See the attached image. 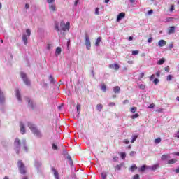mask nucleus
<instances>
[{
	"mask_svg": "<svg viewBox=\"0 0 179 179\" xmlns=\"http://www.w3.org/2000/svg\"><path fill=\"white\" fill-rule=\"evenodd\" d=\"M60 29H59V24L58 23H55V30H56V31H61V30L62 31H69V29H71V23L69 22H67L65 24V21H61L60 22Z\"/></svg>",
	"mask_w": 179,
	"mask_h": 179,
	"instance_id": "1",
	"label": "nucleus"
},
{
	"mask_svg": "<svg viewBox=\"0 0 179 179\" xmlns=\"http://www.w3.org/2000/svg\"><path fill=\"white\" fill-rule=\"evenodd\" d=\"M27 127L29 128L31 132L37 136V138H41V132H40V130L37 129V127H36L34 124L27 122Z\"/></svg>",
	"mask_w": 179,
	"mask_h": 179,
	"instance_id": "2",
	"label": "nucleus"
},
{
	"mask_svg": "<svg viewBox=\"0 0 179 179\" xmlns=\"http://www.w3.org/2000/svg\"><path fill=\"white\" fill-rule=\"evenodd\" d=\"M30 36H31V31L29 29H26V34L22 35V41L24 45H27V39L30 38Z\"/></svg>",
	"mask_w": 179,
	"mask_h": 179,
	"instance_id": "3",
	"label": "nucleus"
},
{
	"mask_svg": "<svg viewBox=\"0 0 179 179\" xmlns=\"http://www.w3.org/2000/svg\"><path fill=\"white\" fill-rule=\"evenodd\" d=\"M22 145V143L20 142V140L18 138H16L14 141V149L17 153V155H19L20 152V146Z\"/></svg>",
	"mask_w": 179,
	"mask_h": 179,
	"instance_id": "4",
	"label": "nucleus"
},
{
	"mask_svg": "<svg viewBox=\"0 0 179 179\" xmlns=\"http://www.w3.org/2000/svg\"><path fill=\"white\" fill-rule=\"evenodd\" d=\"M17 167L20 170V174H26V166H24V164L22 162V160H19L17 162Z\"/></svg>",
	"mask_w": 179,
	"mask_h": 179,
	"instance_id": "5",
	"label": "nucleus"
},
{
	"mask_svg": "<svg viewBox=\"0 0 179 179\" xmlns=\"http://www.w3.org/2000/svg\"><path fill=\"white\" fill-rule=\"evenodd\" d=\"M20 76L24 83H25L27 86H30V80L27 78V75L24 72H21Z\"/></svg>",
	"mask_w": 179,
	"mask_h": 179,
	"instance_id": "6",
	"label": "nucleus"
},
{
	"mask_svg": "<svg viewBox=\"0 0 179 179\" xmlns=\"http://www.w3.org/2000/svg\"><path fill=\"white\" fill-rule=\"evenodd\" d=\"M85 45L87 50H90L92 47V43H90V38H89V35H85Z\"/></svg>",
	"mask_w": 179,
	"mask_h": 179,
	"instance_id": "7",
	"label": "nucleus"
},
{
	"mask_svg": "<svg viewBox=\"0 0 179 179\" xmlns=\"http://www.w3.org/2000/svg\"><path fill=\"white\" fill-rule=\"evenodd\" d=\"M20 131L22 135H24V134H26V127L24 126V123H23L22 122H20Z\"/></svg>",
	"mask_w": 179,
	"mask_h": 179,
	"instance_id": "8",
	"label": "nucleus"
},
{
	"mask_svg": "<svg viewBox=\"0 0 179 179\" xmlns=\"http://www.w3.org/2000/svg\"><path fill=\"white\" fill-rule=\"evenodd\" d=\"M42 163H41V161L38 160V159H36L35 160V167L36 169H37L38 171H40V167H41L42 166Z\"/></svg>",
	"mask_w": 179,
	"mask_h": 179,
	"instance_id": "9",
	"label": "nucleus"
},
{
	"mask_svg": "<svg viewBox=\"0 0 179 179\" xmlns=\"http://www.w3.org/2000/svg\"><path fill=\"white\" fill-rule=\"evenodd\" d=\"M0 104H5V95H3V92L0 89Z\"/></svg>",
	"mask_w": 179,
	"mask_h": 179,
	"instance_id": "10",
	"label": "nucleus"
},
{
	"mask_svg": "<svg viewBox=\"0 0 179 179\" xmlns=\"http://www.w3.org/2000/svg\"><path fill=\"white\" fill-rule=\"evenodd\" d=\"M22 145L23 146L24 152H29V148L27 147V143L25 138L22 140Z\"/></svg>",
	"mask_w": 179,
	"mask_h": 179,
	"instance_id": "11",
	"label": "nucleus"
},
{
	"mask_svg": "<svg viewBox=\"0 0 179 179\" xmlns=\"http://www.w3.org/2000/svg\"><path fill=\"white\" fill-rule=\"evenodd\" d=\"M125 17V13H120L117 17V22H121Z\"/></svg>",
	"mask_w": 179,
	"mask_h": 179,
	"instance_id": "12",
	"label": "nucleus"
},
{
	"mask_svg": "<svg viewBox=\"0 0 179 179\" xmlns=\"http://www.w3.org/2000/svg\"><path fill=\"white\" fill-rule=\"evenodd\" d=\"M15 96L18 101H22V96L20 94V91L19 90V89L15 90Z\"/></svg>",
	"mask_w": 179,
	"mask_h": 179,
	"instance_id": "13",
	"label": "nucleus"
},
{
	"mask_svg": "<svg viewBox=\"0 0 179 179\" xmlns=\"http://www.w3.org/2000/svg\"><path fill=\"white\" fill-rule=\"evenodd\" d=\"M52 171L54 174V177L55 179H59V174L58 173V171H57V169L55 168L52 167Z\"/></svg>",
	"mask_w": 179,
	"mask_h": 179,
	"instance_id": "14",
	"label": "nucleus"
},
{
	"mask_svg": "<svg viewBox=\"0 0 179 179\" xmlns=\"http://www.w3.org/2000/svg\"><path fill=\"white\" fill-rule=\"evenodd\" d=\"M176 33V27L172 26L168 29V34H174Z\"/></svg>",
	"mask_w": 179,
	"mask_h": 179,
	"instance_id": "15",
	"label": "nucleus"
},
{
	"mask_svg": "<svg viewBox=\"0 0 179 179\" xmlns=\"http://www.w3.org/2000/svg\"><path fill=\"white\" fill-rule=\"evenodd\" d=\"M109 68L114 69L115 71H118V69H120V66L117 64H110Z\"/></svg>",
	"mask_w": 179,
	"mask_h": 179,
	"instance_id": "16",
	"label": "nucleus"
},
{
	"mask_svg": "<svg viewBox=\"0 0 179 179\" xmlns=\"http://www.w3.org/2000/svg\"><path fill=\"white\" fill-rule=\"evenodd\" d=\"M49 80L52 85H55V83H57V80L52 77V75L49 76Z\"/></svg>",
	"mask_w": 179,
	"mask_h": 179,
	"instance_id": "17",
	"label": "nucleus"
},
{
	"mask_svg": "<svg viewBox=\"0 0 179 179\" xmlns=\"http://www.w3.org/2000/svg\"><path fill=\"white\" fill-rule=\"evenodd\" d=\"M113 92L114 93H115L116 94H120V92H121V87H120V86H115L113 88Z\"/></svg>",
	"mask_w": 179,
	"mask_h": 179,
	"instance_id": "18",
	"label": "nucleus"
},
{
	"mask_svg": "<svg viewBox=\"0 0 179 179\" xmlns=\"http://www.w3.org/2000/svg\"><path fill=\"white\" fill-rule=\"evenodd\" d=\"M159 47H164L166 45V41L161 39L158 42Z\"/></svg>",
	"mask_w": 179,
	"mask_h": 179,
	"instance_id": "19",
	"label": "nucleus"
},
{
	"mask_svg": "<svg viewBox=\"0 0 179 179\" xmlns=\"http://www.w3.org/2000/svg\"><path fill=\"white\" fill-rule=\"evenodd\" d=\"M27 101L28 103L29 107L31 108L32 110L34 108V106L33 105V101L30 100V99H27Z\"/></svg>",
	"mask_w": 179,
	"mask_h": 179,
	"instance_id": "20",
	"label": "nucleus"
},
{
	"mask_svg": "<svg viewBox=\"0 0 179 179\" xmlns=\"http://www.w3.org/2000/svg\"><path fill=\"white\" fill-rule=\"evenodd\" d=\"M147 167H148L150 170L155 171V170H157V169H159V164H155L152 166H147Z\"/></svg>",
	"mask_w": 179,
	"mask_h": 179,
	"instance_id": "21",
	"label": "nucleus"
},
{
	"mask_svg": "<svg viewBox=\"0 0 179 179\" xmlns=\"http://www.w3.org/2000/svg\"><path fill=\"white\" fill-rule=\"evenodd\" d=\"M138 169V166H136V164H133L130 168H129V171H131V173H134V171H135V170H136Z\"/></svg>",
	"mask_w": 179,
	"mask_h": 179,
	"instance_id": "22",
	"label": "nucleus"
},
{
	"mask_svg": "<svg viewBox=\"0 0 179 179\" xmlns=\"http://www.w3.org/2000/svg\"><path fill=\"white\" fill-rule=\"evenodd\" d=\"M100 43H101V37H99L96 42H95V45L96 47H99V45H100Z\"/></svg>",
	"mask_w": 179,
	"mask_h": 179,
	"instance_id": "23",
	"label": "nucleus"
},
{
	"mask_svg": "<svg viewBox=\"0 0 179 179\" xmlns=\"http://www.w3.org/2000/svg\"><path fill=\"white\" fill-rule=\"evenodd\" d=\"M49 9H50V10H52V12H55V10H56V7H55V6L54 4H50V5H49Z\"/></svg>",
	"mask_w": 179,
	"mask_h": 179,
	"instance_id": "24",
	"label": "nucleus"
},
{
	"mask_svg": "<svg viewBox=\"0 0 179 179\" xmlns=\"http://www.w3.org/2000/svg\"><path fill=\"white\" fill-rule=\"evenodd\" d=\"M62 51V50L61 49V47H57L56 48V51H55L56 55H59L61 54Z\"/></svg>",
	"mask_w": 179,
	"mask_h": 179,
	"instance_id": "25",
	"label": "nucleus"
},
{
	"mask_svg": "<svg viewBox=\"0 0 179 179\" xmlns=\"http://www.w3.org/2000/svg\"><path fill=\"white\" fill-rule=\"evenodd\" d=\"M96 110L98 111H101V110H103V105L101 103H99L96 105Z\"/></svg>",
	"mask_w": 179,
	"mask_h": 179,
	"instance_id": "26",
	"label": "nucleus"
},
{
	"mask_svg": "<svg viewBox=\"0 0 179 179\" xmlns=\"http://www.w3.org/2000/svg\"><path fill=\"white\" fill-rule=\"evenodd\" d=\"M176 162H177V159H172L168 161V164H174V163H176Z\"/></svg>",
	"mask_w": 179,
	"mask_h": 179,
	"instance_id": "27",
	"label": "nucleus"
},
{
	"mask_svg": "<svg viewBox=\"0 0 179 179\" xmlns=\"http://www.w3.org/2000/svg\"><path fill=\"white\" fill-rule=\"evenodd\" d=\"M52 148L53 150H58L59 148H58V145L55 143L52 144Z\"/></svg>",
	"mask_w": 179,
	"mask_h": 179,
	"instance_id": "28",
	"label": "nucleus"
},
{
	"mask_svg": "<svg viewBox=\"0 0 179 179\" xmlns=\"http://www.w3.org/2000/svg\"><path fill=\"white\" fill-rule=\"evenodd\" d=\"M66 159L69 161L70 166H72V164H73V162L72 161V157H71L70 155H68L66 157Z\"/></svg>",
	"mask_w": 179,
	"mask_h": 179,
	"instance_id": "29",
	"label": "nucleus"
},
{
	"mask_svg": "<svg viewBox=\"0 0 179 179\" xmlns=\"http://www.w3.org/2000/svg\"><path fill=\"white\" fill-rule=\"evenodd\" d=\"M123 166H124V164H118V165H117L116 166H115V169H116V170H118V171H120V170H121V169L123 167Z\"/></svg>",
	"mask_w": 179,
	"mask_h": 179,
	"instance_id": "30",
	"label": "nucleus"
},
{
	"mask_svg": "<svg viewBox=\"0 0 179 179\" xmlns=\"http://www.w3.org/2000/svg\"><path fill=\"white\" fill-rule=\"evenodd\" d=\"M170 156L169 155H164L161 157L162 160H167Z\"/></svg>",
	"mask_w": 179,
	"mask_h": 179,
	"instance_id": "31",
	"label": "nucleus"
},
{
	"mask_svg": "<svg viewBox=\"0 0 179 179\" xmlns=\"http://www.w3.org/2000/svg\"><path fill=\"white\" fill-rule=\"evenodd\" d=\"M136 139H138V136H136V135L132 136L131 143H134V142H135V141H136Z\"/></svg>",
	"mask_w": 179,
	"mask_h": 179,
	"instance_id": "32",
	"label": "nucleus"
},
{
	"mask_svg": "<svg viewBox=\"0 0 179 179\" xmlns=\"http://www.w3.org/2000/svg\"><path fill=\"white\" fill-rule=\"evenodd\" d=\"M76 108H77V113L79 115V114H80V108H81L80 104L78 103L76 106Z\"/></svg>",
	"mask_w": 179,
	"mask_h": 179,
	"instance_id": "33",
	"label": "nucleus"
},
{
	"mask_svg": "<svg viewBox=\"0 0 179 179\" xmlns=\"http://www.w3.org/2000/svg\"><path fill=\"white\" fill-rule=\"evenodd\" d=\"M120 155L123 160H124L125 157H127V154L125 152H120Z\"/></svg>",
	"mask_w": 179,
	"mask_h": 179,
	"instance_id": "34",
	"label": "nucleus"
},
{
	"mask_svg": "<svg viewBox=\"0 0 179 179\" xmlns=\"http://www.w3.org/2000/svg\"><path fill=\"white\" fill-rule=\"evenodd\" d=\"M136 110H138V108L136 107H132L130 108L131 113H136Z\"/></svg>",
	"mask_w": 179,
	"mask_h": 179,
	"instance_id": "35",
	"label": "nucleus"
},
{
	"mask_svg": "<svg viewBox=\"0 0 179 179\" xmlns=\"http://www.w3.org/2000/svg\"><path fill=\"white\" fill-rule=\"evenodd\" d=\"M101 89L104 92H107V87L106 86V85H102Z\"/></svg>",
	"mask_w": 179,
	"mask_h": 179,
	"instance_id": "36",
	"label": "nucleus"
},
{
	"mask_svg": "<svg viewBox=\"0 0 179 179\" xmlns=\"http://www.w3.org/2000/svg\"><path fill=\"white\" fill-rule=\"evenodd\" d=\"M101 177L102 179H106L107 178V173H101Z\"/></svg>",
	"mask_w": 179,
	"mask_h": 179,
	"instance_id": "37",
	"label": "nucleus"
},
{
	"mask_svg": "<svg viewBox=\"0 0 179 179\" xmlns=\"http://www.w3.org/2000/svg\"><path fill=\"white\" fill-rule=\"evenodd\" d=\"M173 80V76L172 75H169L167 77H166V80L168 82H170V80Z\"/></svg>",
	"mask_w": 179,
	"mask_h": 179,
	"instance_id": "38",
	"label": "nucleus"
},
{
	"mask_svg": "<svg viewBox=\"0 0 179 179\" xmlns=\"http://www.w3.org/2000/svg\"><path fill=\"white\" fill-rule=\"evenodd\" d=\"M145 170H146V166L145 165H143L140 169V171H141L142 173H143V171H145Z\"/></svg>",
	"mask_w": 179,
	"mask_h": 179,
	"instance_id": "39",
	"label": "nucleus"
},
{
	"mask_svg": "<svg viewBox=\"0 0 179 179\" xmlns=\"http://www.w3.org/2000/svg\"><path fill=\"white\" fill-rule=\"evenodd\" d=\"M139 117V114L138 113H135L134 115H133L131 116L132 120H135V118H138Z\"/></svg>",
	"mask_w": 179,
	"mask_h": 179,
	"instance_id": "40",
	"label": "nucleus"
},
{
	"mask_svg": "<svg viewBox=\"0 0 179 179\" xmlns=\"http://www.w3.org/2000/svg\"><path fill=\"white\" fill-rule=\"evenodd\" d=\"M173 20H174V18H173V17H167L166 19V22H173Z\"/></svg>",
	"mask_w": 179,
	"mask_h": 179,
	"instance_id": "41",
	"label": "nucleus"
},
{
	"mask_svg": "<svg viewBox=\"0 0 179 179\" xmlns=\"http://www.w3.org/2000/svg\"><path fill=\"white\" fill-rule=\"evenodd\" d=\"M162 142V138H158L155 140V143H160Z\"/></svg>",
	"mask_w": 179,
	"mask_h": 179,
	"instance_id": "42",
	"label": "nucleus"
},
{
	"mask_svg": "<svg viewBox=\"0 0 179 179\" xmlns=\"http://www.w3.org/2000/svg\"><path fill=\"white\" fill-rule=\"evenodd\" d=\"M139 54V50H133L132 55H138Z\"/></svg>",
	"mask_w": 179,
	"mask_h": 179,
	"instance_id": "43",
	"label": "nucleus"
},
{
	"mask_svg": "<svg viewBox=\"0 0 179 179\" xmlns=\"http://www.w3.org/2000/svg\"><path fill=\"white\" fill-rule=\"evenodd\" d=\"M158 65H163L164 64V60L163 59H159L157 62Z\"/></svg>",
	"mask_w": 179,
	"mask_h": 179,
	"instance_id": "44",
	"label": "nucleus"
},
{
	"mask_svg": "<svg viewBox=\"0 0 179 179\" xmlns=\"http://www.w3.org/2000/svg\"><path fill=\"white\" fill-rule=\"evenodd\" d=\"M51 48H52V45L50 43H48L46 49L50 50H51Z\"/></svg>",
	"mask_w": 179,
	"mask_h": 179,
	"instance_id": "45",
	"label": "nucleus"
},
{
	"mask_svg": "<svg viewBox=\"0 0 179 179\" xmlns=\"http://www.w3.org/2000/svg\"><path fill=\"white\" fill-rule=\"evenodd\" d=\"M159 80L158 78H155L153 80V83H155V85H157L159 83Z\"/></svg>",
	"mask_w": 179,
	"mask_h": 179,
	"instance_id": "46",
	"label": "nucleus"
},
{
	"mask_svg": "<svg viewBox=\"0 0 179 179\" xmlns=\"http://www.w3.org/2000/svg\"><path fill=\"white\" fill-rule=\"evenodd\" d=\"M129 155H130V156H131V157H134V156H135V155H136V152H135V151H131Z\"/></svg>",
	"mask_w": 179,
	"mask_h": 179,
	"instance_id": "47",
	"label": "nucleus"
},
{
	"mask_svg": "<svg viewBox=\"0 0 179 179\" xmlns=\"http://www.w3.org/2000/svg\"><path fill=\"white\" fill-rule=\"evenodd\" d=\"M108 106H109V107H115V103H114V102H110V103H109Z\"/></svg>",
	"mask_w": 179,
	"mask_h": 179,
	"instance_id": "48",
	"label": "nucleus"
},
{
	"mask_svg": "<svg viewBox=\"0 0 179 179\" xmlns=\"http://www.w3.org/2000/svg\"><path fill=\"white\" fill-rule=\"evenodd\" d=\"M133 179H140V176L138 174H136L134 176Z\"/></svg>",
	"mask_w": 179,
	"mask_h": 179,
	"instance_id": "49",
	"label": "nucleus"
},
{
	"mask_svg": "<svg viewBox=\"0 0 179 179\" xmlns=\"http://www.w3.org/2000/svg\"><path fill=\"white\" fill-rule=\"evenodd\" d=\"M173 48H174V45L173 43L169 44V50H173Z\"/></svg>",
	"mask_w": 179,
	"mask_h": 179,
	"instance_id": "50",
	"label": "nucleus"
},
{
	"mask_svg": "<svg viewBox=\"0 0 179 179\" xmlns=\"http://www.w3.org/2000/svg\"><path fill=\"white\" fill-rule=\"evenodd\" d=\"M95 15H100V12L99 11V8H96V9H95Z\"/></svg>",
	"mask_w": 179,
	"mask_h": 179,
	"instance_id": "51",
	"label": "nucleus"
},
{
	"mask_svg": "<svg viewBox=\"0 0 179 179\" xmlns=\"http://www.w3.org/2000/svg\"><path fill=\"white\" fill-rule=\"evenodd\" d=\"M139 87H140L141 89H142V90H144V89H145V85L141 84V85H139Z\"/></svg>",
	"mask_w": 179,
	"mask_h": 179,
	"instance_id": "52",
	"label": "nucleus"
},
{
	"mask_svg": "<svg viewBox=\"0 0 179 179\" xmlns=\"http://www.w3.org/2000/svg\"><path fill=\"white\" fill-rule=\"evenodd\" d=\"M123 143L128 145V143H129V141L128 139H125V140H124Z\"/></svg>",
	"mask_w": 179,
	"mask_h": 179,
	"instance_id": "53",
	"label": "nucleus"
},
{
	"mask_svg": "<svg viewBox=\"0 0 179 179\" xmlns=\"http://www.w3.org/2000/svg\"><path fill=\"white\" fill-rule=\"evenodd\" d=\"M173 171H174V173H176V174H179V167L177 168L176 169H175Z\"/></svg>",
	"mask_w": 179,
	"mask_h": 179,
	"instance_id": "54",
	"label": "nucleus"
},
{
	"mask_svg": "<svg viewBox=\"0 0 179 179\" xmlns=\"http://www.w3.org/2000/svg\"><path fill=\"white\" fill-rule=\"evenodd\" d=\"M155 79V74H152L150 77V80H153Z\"/></svg>",
	"mask_w": 179,
	"mask_h": 179,
	"instance_id": "55",
	"label": "nucleus"
},
{
	"mask_svg": "<svg viewBox=\"0 0 179 179\" xmlns=\"http://www.w3.org/2000/svg\"><path fill=\"white\" fill-rule=\"evenodd\" d=\"M148 108H155V104L154 103H151L149 106Z\"/></svg>",
	"mask_w": 179,
	"mask_h": 179,
	"instance_id": "56",
	"label": "nucleus"
},
{
	"mask_svg": "<svg viewBox=\"0 0 179 179\" xmlns=\"http://www.w3.org/2000/svg\"><path fill=\"white\" fill-rule=\"evenodd\" d=\"M48 3H52L55 2V0H47Z\"/></svg>",
	"mask_w": 179,
	"mask_h": 179,
	"instance_id": "57",
	"label": "nucleus"
},
{
	"mask_svg": "<svg viewBox=\"0 0 179 179\" xmlns=\"http://www.w3.org/2000/svg\"><path fill=\"white\" fill-rule=\"evenodd\" d=\"M164 71H165L166 72H170V69L169 68V66L165 67V68H164Z\"/></svg>",
	"mask_w": 179,
	"mask_h": 179,
	"instance_id": "58",
	"label": "nucleus"
},
{
	"mask_svg": "<svg viewBox=\"0 0 179 179\" xmlns=\"http://www.w3.org/2000/svg\"><path fill=\"white\" fill-rule=\"evenodd\" d=\"M153 13V10H150L148 12V15H150Z\"/></svg>",
	"mask_w": 179,
	"mask_h": 179,
	"instance_id": "59",
	"label": "nucleus"
},
{
	"mask_svg": "<svg viewBox=\"0 0 179 179\" xmlns=\"http://www.w3.org/2000/svg\"><path fill=\"white\" fill-rule=\"evenodd\" d=\"M152 41H153V38H149L148 40V43H152Z\"/></svg>",
	"mask_w": 179,
	"mask_h": 179,
	"instance_id": "60",
	"label": "nucleus"
},
{
	"mask_svg": "<svg viewBox=\"0 0 179 179\" xmlns=\"http://www.w3.org/2000/svg\"><path fill=\"white\" fill-rule=\"evenodd\" d=\"M128 103H129V100L126 99V100L123 101V104H127Z\"/></svg>",
	"mask_w": 179,
	"mask_h": 179,
	"instance_id": "61",
	"label": "nucleus"
},
{
	"mask_svg": "<svg viewBox=\"0 0 179 179\" xmlns=\"http://www.w3.org/2000/svg\"><path fill=\"white\" fill-rule=\"evenodd\" d=\"M29 8H30V6L29 5V3H26L25 4V8L29 9Z\"/></svg>",
	"mask_w": 179,
	"mask_h": 179,
	"instance_id": "62",
	"label": "nucleus"
},
{
	"mask_svg": "<svg viewBox=\"0 0 179 179\" xmlns=\"http://www.w3.org/2000/svg\"><path fill=\"white\" fill-rule=\"evenodd\" d=\"M173 155L175 156H179V152H173Z\"/></svg>",
	"mask_w": 179,
	"mask_h": 179,
	"instance_id": "63",
	"label": "nucleus"
},
{
	"mask_svg": "<svg viewBox=\"0 0 179 179\" xmlns=\"http://www.w3.org/2000/svg\"><path fill=\"white\" fill-rule=\"evenodd\" d=\"M173 10H174V6H171L170 11L173 12Z\"/></svg>",
	"mask_w": 179,
	"mask_h": 179,
	"instance_id": "64",
	"label": "nucleus"
}]
</instances>
